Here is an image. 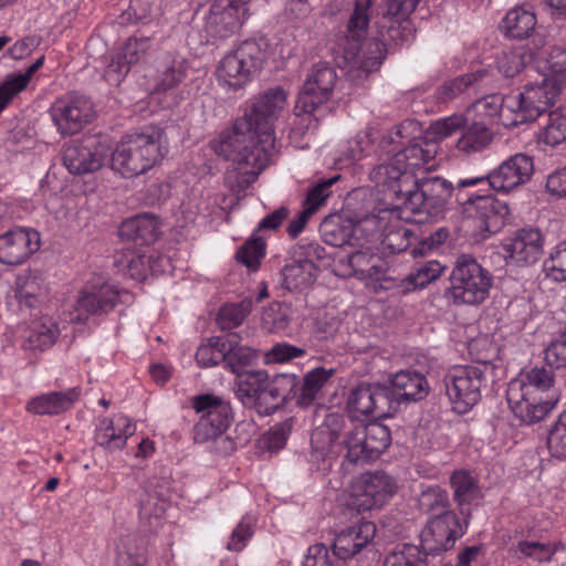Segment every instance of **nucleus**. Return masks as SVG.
<instances>
[{
	"instance_id": "20e7f679",
	"label": "nucleus",
	"mask_w": 566,
	"mask_h": 566,
	"mask_svg": "<svg viewBox=\"0 0 566 566\" xmlns=\"http://www.w3.org/2000/svg\"><path fill=\"white\" fill-rule=\"evenodd\" d=\"M167 151L165 130L157 125H147L127 134L114 150L111 147L108 161L113 170L130 178L153 168Z\"/></svg>"
},
{
	"instance_id": "ddd939ff",
	"label": "nucleus",
	"mask_w": 566,
	"mask_h": 566,
	"mask_svg": "<svg viewBox=\"0 0 566 566\" xmlns=\"http://www.w3.org/2000/svg\"><path fill=\"white\" fill-rule=\"evenodd\" d=\"M534 172L533 157L518 153L510 156L486 176L459 179V187L486 185L497 192H510L531 180Z\"/></svg>"
},
{
	"instance_id": "473e14b6",
	"label": "nucleus",
	"mask_w": 566,
	"mask_h": 566,
	"mask_svg": "<svg viewBox=\"0 0 566 566\" xmlns=\"http://www.w3.org/2000/svg\"><path fill=\"white\" fill-rule=\"evenodd\" d=\"M192 407L207 421L218 426L222 432L227 431L233 420L230 402L211 394L196 396Z\"/></svg>"
},
{
	"instance_id": "0eeeda50",
	"label": "nucleus",
	"mask_w": 566,
	"mask_h": 566,
	"mask_svg": "<svg viewBox=\"0 0 566 566\" xmlns=\"http://www.w3.org/2000/svg\"><path fill=\"white\" fill-rule=\"evenodd\" d=\"M459 181L453 184L440 176H428L412 180V186L398 192L397 207L412 214H438L460 189Z\"/></svg>"
},
{
	"instance_id": "f3484780",
	"label": "nucleus",
	"mask_w": 566,
	"mask_h": 566,
	"mask_svg": "<svg viewBox=\"0 0 566 566\" xmlns=\"http://www.w3.org/2000/svg\"><path fill=\"white\" fill-rule=\"evenodd\" d=\"M337 78L336 69L329 63L314 64L298 95L295 105L296 115H314L319 111L332 97Z\"/></svg>"
},
{
	"instance_id": "4c0bfd02",
	"label": "nucleus",
	"mask_w": 566,
	"mask_h": 566,
	"mask_svg": "<svg viewBox=\"0 0 566 566\" xmlns=\"http://www.w3.org/2000/svg\"><path fill=\"white\" fill-rule=\"evenodd\" d=\"M450 485L453 490V499L460 507V513L468 518L470 510L465 505H470L481 495L476 479L467 471H455L450 476Z\"/></svg>"
},
{
	"instance_id": "4468645a",
	"label": "nucleus",
	"mask_w": 566,
	"mask_h": 566,
	"mask_svg": "<svg viewBox=\"0 0 566 566\" xmlns=\"http://www.w3.org/2000/svg\"><path fill=\"white\" fill-rule=\"evenodd\" d=\"M111 155L107 137L87 135L63 148V164L73 175H85L101 169Z\"/></svg>"
},
{
	"instance_id": "37998d69",
	"label": "nucleus",
	"mask_w": 566,
	"mask_h": 566,
	"mask_svg": "<svg viewBox=\"0 0 566 566\" xmlns=\"http://www.w3.org/2000/svg\"><path fill=\"white\" fill-rule=\"evenodd\" d=\"M39 69L32 63L21 73H10L0 84V113L19 93L24 91Z\"/></svg>"
},
{
	"instance_id": "a211bd4d",
	"label": "nucleus",
	"mask_w": 566,
	"mask_h": 566,
	"mask_svg": "<svg viewBox=\"0 0 566 566\" xmlns=\"http://www.w3.org/2000/svg\"><path fill=\"white\" fill-rule=\"evenodd\" d=\"M397 483L382 470L360 474L354 484L349 506L358 513L384 506L396 493Z\"/></svg>"
},
{
	"instance_id": "c85d7f7f",
	"label": "nucleus",
	"mask_w": 566,
	"mask_h": 566,
	"mask_svg": "<svg viewBox=\"0 0 566 566\" xmlns=\"http://www.w3.org/2000/svg\"><path fill=\"white\" fill-rule=\"evenodd\" d=\"M80 395L77 387L43 394L30 399L27 410L39 416H56L71 409Z\"/></svg>"
},
{
	"instance_id": "1a4fd4ad",
	"label": "nucleus",
	"mask_w": 566,
	"mask_h": 566,
	"mask_svg": "<svg viewBox=\"0 0 566 566\" xmlns=\"http://www.w3.org/2000/svg\"><path fill=\"white\" fill-rule=\"evenodd\" d=\"M490 368L488 361H482L478 365L454 366L446 374V394L457 413L464 415L479 403L482 391L488 388L486 374Z\"/></svg>"
},
{
	"instance_id": "8fccbe9b",
	"label": "nucleus",
	"mask_w": 566,
	"mask_h": 566,
	"mask_svg": "<svg viewBox=\"0 0 566 566\" xmlns=\"http://www.w3.org/2000/svg\"><path fill=\"white\" fill-rule=\"evenodd\" d=\"M155 484L153 481H148L143 486L138 497L139 516L140 518H160L167 509V502L163 494L154 490Z\"/></svg>"
},
{
	"instance_id": "09e8293b",
	"label": "nucleus",
	"mask_w": 566,
	"mask_h": 566,
	"mask_svg": "<svg viewBox=\"0 0 566 566\" xmlns=\"http://www.w3.org/2000/svg\"><path fill=\"white\" fill-rule=\"evenodd\" d=\"M374 385L361 382L350 389L347 399V410L355 418L373 416V412H375V405H373Z\"/></svg>"
},
{
	"instance_id": "338daca9",
	"label": "nucleus",
	"mask_w": 566,
	"mask_h": 566,
	"mask_svg": "<svg viewBox=\"0 0 566 566\" xmlns=\"http://www.w3.org/2000/svg\"><path fill=\"white\" fill-rule=\"evenodd\" d=\"M544 353L549 367L566 369V331L555 334Z\"/></svg>"
},
{
	"instance_id": "bf43d9fd",
	"label": "nucleus",
	"mask_w": 566,
	"mask_h": 566,
	"mask_svg": "<svg viewBox=\"0 0 566 566\" xmlns=\"http://www.w3.org/2000/svg\"><path fill=\"white\" fill-rule=\"evenodd\" d=\"M375 412H373L374 418H387L391 417L400 407V401L391 385H374V401Z\"/></svg>"
},
{
	"instance_id": "4d7b16f0",
	"label": "nucleus",
	"mask_w": 566,
	"mask_h": 566,
	"mask_svg": "<svg viewBox=\"0 0 566 566\" xmlns=\"http://www.w3.org/2000/svg\"><path fill=\"white\" fill-rule=\"evenodd\" d=\"M223 434L224 432H222L218 426L207 421L202 416H200V419L193 427V441L196 443L220 440L223 443L221 452L229 454L234 451L235 443L229 437H223Z\"/></svg>"
},
{
	"instance_id": "9d476101",
	"label": "nucleus",
	"mask_w": 566,
	"mask_h": 566,
	"mask_svg": "<svg viewBox=\"0 0 566 566\" xmlns=\"http://www.w3.org/2000/svg\"><path fill=\"white\" fill-rule=\"evenodd\" d=\"M379 229L378 216L353 217L345 211L326 216L319 224V232L324 241L333 247L345 244L356 247L364 234H366V242H373L381 237Z\"/></svg>"
},
{
	"instance_id": "864d4df0",
	"label": "nucleus",
	"mask_w": 566,
	"mask_h": 566,
	"mask_svg": "<svg viewBox=\"0 0 566 566\" xmlns=\"http://www.w3.org/2000/svg\"><path fill=\"white\" fill-rule=\"evenodd\" d=\"M367 443L364 436L359 434L357 426H352L346 439L342 440V444L346 448L345 459L353 464H364L376 460L375 455L366 450Z\"/></svg>"
},
{
	"instance_id": "c756f323",
	"label": "nucleus",
	"mask_w": 566,
	"mask_h": 566,
	"mask_svg": "<svg viewBox=\"0 0 566 566\" xmlns=\"http://www.w3.org/2000/svg\"><path fill=\"white\" fill-rule=\"evenodd\" d=\"M136 426L124 415H118L112 420H104L95 434L98 446L109 450H120L127 439L135 433Z\"/></svg>"
},
{
	"instance_id": "423d86ee",
	"label": "nucleus",
	"mask_w": 566,
	"mask_h": 566,
	"mask_svg": "<svg viewBox=\"0 0 566 566\" xmlns=\"http://www.w3.org/2000/svg\"><path fill=\"white\" fill-rule=\"evenodd\" d=\"M560 94V87L544 78L542 83L527 84L517 94L494 95L495 103L501 102L502 118L506 126H518L536 120L546 113Z\"/></svg>"
},
{
	"instance_id": "cd10ccee",
	"label": "nucleus",
	"mask_w": 566,
	"mask_h": 566,
	"mask_svg": "<svg viewBox=\"0 0 566 566\" xmlns=\"http://www.w3.org/2000/svg\"><path fill=\"white\" fill-rule=\"evenodd\" d=\"M389 384L400 403L417 402L429 395V384L426 376L416 370H400L394 374Z\"/></svg>"
},
{
	"instance_id": "f8f14e48",
	"label": "nucleus",
	"mask_w": 566,
	"mask_h": 566,
	"mask_svg": "<svg viewBox=\"0 0 566 566\" xmlns=\"http://www.w3.org/2000/svg\"><path fill=\"white\" fill-rule=\"evenodd\" d=\"M376 532V524L364 520L342 530L334 538L333 555L356 566H374L379 558L374 543Z\"/></svg>"
},
{
	"instance_id": "bb28decb",
	"label": "nucleus",
	"mask_w": 566,
	"mask_h": 566,
	"mask_svg": "<svg viewBox=\"0 0 566 566\" xmlns=\"http://www.w3.org/2000/svg\"><path fill=\"white\" fill-rule=\"evenodd\" d=\"M118 301V293L111 285L87 284L81 291L76 301L78 318L82 315H101L114 308Z\"/></svg>"
},
{
	"instance_id": "13d9d810",
	"label": "nucleus",
	"mask_w": 566,
	"mask_h": 566,
	"mask_svg": "<svg viewBox=\"0 0 566 566\" xmlns=\"http://www.w3.org/2000/svg\"><path fill=\"white\" fill-rule=\"evenodd\" d=\"M543 271L554 282H566V238L551 249Z\"/></svg>"
},
{
	"instance_id": "58836bf2",
	"label": "nucleus",
	"mask_w": 566,
	"mask_h": 566,
	"mask_svg": "<svg viewBox=\"0 0 566 566\" xmlns=\"http://www.w3.org/2000/svg\"><path fill=\"white\" fill-rule=\"evenodd\" d=\"M388 159L376 165L370 174V179L378 186H387L392 189L398 199V190L403 189V185L408 181L410 176L401 167V164L394 161V154L387 155Z\"/></svg>"
},
{
	"instance_id": "2eb2a0df",
	"label": "nucleus",
	"mask_w": 566,
	"mask_h": 566,
	"mask_svg": "<svg viewBox=\"0 0 566 566\" xmlns=\"http://www.w3.org/2000/svg\"><path fill=\"white\" fill-rule=\"evenodd\" d=\"M455 201L463 207V212L480 221V228L489 233H497L506 224L511 210L507 202L492 195L464 192L458 190Z\"/></svg>"
},
{
	"instance_id": "f704fd0d",
	"label": "nucleus",
	"mask_w": 566,
	"mask_h": 566,
	"mask_svg": "<svg viewBox=\"0 0 566 566\" xmlns=\"http://www.w3.org/2000/svg\"><path fill=\"white\" fill-rule=\"evenodd\" d=\"M537 19L533 11L524 7L511 9L500 22L501 32L509 39L524 40L536 33Z\"/></svg>"
},
{
	"instance_id": "412c9836",
	"label": "nucleus",
	"mask_w": 566,
	"mask_h": 566,
	"mask_svg": "<svg viewBox=\"0 0 566 566\" xmlns=\"http://www.w3.org/2000/svg\"><path fill=\"white\" fill-rule=\"evenodd\" d=\"M40 249V233L33 228L14 227L0 234V263L20 265Z\"/></svg>"
},
{
	"instance_id": "69168bd1",
	"label": "nucleus",
	"mask_w": 566,
	"mask_h": 566,
	"mask_svg": "<svg viewBox=\"0 0 566 566\" xmlns=\"http://www.w3.org/2000/svg\"><path fill=\"white\" fill-rule=\"evenodd\" d=\"M547 448L553 457L566 459V410L548 431Z\"/></svg>"
},
{
	"instance_id": "f03ea898",
	"label": "nucleus",
	"mask_w": 566,
	"mask_h": 566,
	"mask_svg": "<svg viewBox=\"0 0 566 566\" xmlns=\"http://www.w3.org/2000/svg\"><path fill=\"white\" fill-rule=\"evenodd\" d=\"M373 0H355L352 15L347 22L346 34L342 44L344 59L349 64L353 77H367L376 72L386 59L389 44L399 45L412 36L408 18L391 17L382 11L375 21L377 38L367 40Z\"/></svg>"
},
{
	"instance_id": "c9c22d12",
	"label": "nucleus",
	"mask_w": 566,
	"mask_h": 566,
	"mask_svg": "<svg viewBox=\"0 0 566 566\" xmlns=\"http://www.w3.org/2000/svg\"><path fill=\"white\" fill-rule=\"evenodd\" d=\"M281 286L289 292H302L312 286L318 276V270L302 264L289 255L281 272Z\"/></svg>"
},
{
	"instance_id": "2f4dec72",
	"label": "nucleus",
	"mask_w": 566,
	"mask_h": 566,
	"mask_svg": "<svg viewBox=\"0 0 566 566\" xmlns=\"http://www.w3.org/2000/svg\"><path fill=\"white\" fill-rule=\"evenodd\" d=\"M188 73V62L186 59L166 54L158 63L156 75L154 76V91L168 92L176 88L184 82Z\"/></svg>"
},
{
	"instance_id": "79ce46f5",
	"label": "nucleus",
	"mask_w": 566,
	"mask_h": 566,
	"mask_svg": "<svg viewBox=\"0 0 566 566\" xmlns=\"http://www.w3.org/2000/svg\"><path fill=\"white\" fill-rule=\"evenodd\" d=\"M367 243L366 241L360 242L359 240L358 244H356L359 249L338 259V265L345 270L347 275L363 280V275L366 273L369 262L376 254L371 247L366 245Z\"/></svg>"
},
{
	"instance_id": "393cba45",
	"label": "nucleus",
	"mask_w": 566,
	"mask_h": 566,
	"mask_svg": "<svg viewBox=\"0 0 566 566\" xmlns=\"http://www.w3.org/2000/svg\"><path fill=\"white\" fill-rule=\"evenodd\" d=\"M506 399L514 416L524 424H533L544 420L555 407L558 398L547 396L542 399L516 391H506Z\"/></svg>"
},
{
	"instance_id": "7ed1b4c3",
	"label": "nucleus",
	"mask_w": 566,
	"mask_h": 566,
	"mask_svg": "<svg viewBox=\"0 0 566 566\" xmlns=\"http://www.w3.org/2000/svg\"><path fill=\"white\" fill-rule=\"evenodd\" d=\"M454 512L433 516L421 531L420 545L402 544L390 552L384 566H429V558L451 549L467 530Z\"/></svg>"
},
{
	"instance_id": "0e129e2a",
	"label": "nucleus",
	"mask_w": 566,
	"mask_h": 566,
	"mask_svg": "<svg viewBox=\"0 0 566 566\" xmlns=\"http://www.w3.org/2000/svg\"><path fill=\"white\" fill-rule=\"evenodd\" d=\"M294 423V418L289 417L285 420L272 426L261 439L262 447L269 451H279L286 444L287 438L291 434Z\"/></svg>"
},
{
	"instance_id": "5701e85b",
	"label": "nucleus",
	"mask_w": 566,
	"mask_h": 566,
	"mask_svg": "<svg viewBox=\"0 0 566 566\" xmlns=\"http://www.w3.org/2000/svg\"><path fill=\"white\" fill-rule=\"evenodd\" d=\"M268 371L259 369L245 375V379L239 380L235 391L238 398L248 408H253L260 416H269L275 412L283 405L270 396L264 386Z\"/></svg>"
},
{
	"instance_id": "b1692460",
	"label": "nucleus",
	"mask_w": 566,
	"mask_h": 566,
	"mask_svg": "<svg viewBox=\"0 0 566 566\" xmlns=\"http://www.w3.org/2000/svg\"><path fill=\"white\" fill-rule=\"evenodd\" d=\"M554 384L552 367H533L530 370H523L516 378L512 379L506 391H516L521 395H527V397L534 396L545 399L547 396L557 397Z\"/></svg>"
},
{
	"instance_id": "a878e982",
	"label": "nucleus",
	"mask_w": 566,
	"mask_h": 566,
	"mask_svg": "<svg viewBox=\"0 0 566 566\" xmlns=\"http://www.w3.org/2000/svg\"><path fill=\"white\" fill-rule=\"evenodd\" d=\"M160 234L159 218L154 213H139L122 222L118 235L134 247L150 245Z\"/></svg>"
},
{
	"instance_id": "7c9ffc66",
	"label": "nucleus",
	"mask_w": 566,
	"mask_h": 566,
	"mask_svg": "<svg viewBox=\"0 0 566 566\" xmlns=\"http://www.w3.org/2000/svg\"><path fill=\"white\" fill-rule=\"evenodd\" d=\"M334 368L315 367L308 370L302 380L298 379V391L296 395V406L308 408L317 402L323 396V388L334 376Z\"/></svg>"
},
{
	"instance_id": "aec40b11",
	"label": "nucleus",
	"mask_w": 566,
	"mask_h": 566,
	"mask_svg": "<svg viewBox=\"0 0 566 566\" xmlns=\"http://www.w3.org/2000/svg\"><path fill=\"white\" fill-rule=\"evenodd\" d=\"M250 0H214L206 19L213 38H229L240 30L249 12Z\"/></svg>"
},
{
	"instance_id": "c03bdc74",
	"label": "nucleus",
	"mask_w": 566,
	"mask_h": 566,
	"mask_svg": "<svg viewBox=\"0 0 566 566\" xmlns=\"http://www.w3.org/2000/svg\"><path fill=\"white\" fill-rule=\"evenodd\" d=\"M39 69L32 63L21 73H10L0 84V113L19 93L24 91Z\"/></svg>"
},
{
	"instance_id": "6e6d98bb",
	"label": "nucleus",
	"mask_w": 566,
	"mask_h": 566,
	"mask_svg": "<svg viewBox=\"0 0 566 566\" xmlns=\"http://www.w3.org/2000/svg\"><path fill=\"white\" fill-rule=\"evenodd\" d=\"M226 346L227 335L210 337L208 343L200 345L196 352L198 365L208 368L224 363Z\"/></svg>"
},
{
	"instance_id": "5fc2aeb1",
	"label": "nucleus",
	"mask_w": 566,
	"mask_h": 566,
	"mask_svg": "<svg viewBox=\"0 0 566 566\" xmlns=\"http://www.w3.org/2000/svg\"><path fill=\"white\" fill-rule=\"evenodd\" d=\"M293 259L297 260L302 264L310 265L313 270H318L317 262L324 261L328 258L326 249L321 245L317 241H310L303 239L293 245L289 252Z\"/></svg>"
},
{
	"instance_id": "a19ab883",
	"label": "nucleus",
	"mask_w": 566,
	"mask_h": 566,
	"mask_svg": "<svg viewBox=\"0 0 566 566\" xmlns=\"http://www.w3.org/2000/svg\"><path fill=\"white\" fill-rule=\"evenodd\" d=\"M264 386L270 396L281 401L283 406L290 401L296 403L298 377L295 374H276L271 379L268 376Z\"/></svg>"
},
{
	"instance_id": "774afa93",
	"label": "nucleus",
	"mask_w": 566,
	"mask_h": 566,
	"mask_svg": "<svg viewBox=\"0 0 566 566\" xmlns=\"http://www.w3.org/2000/svg\"><path fill=\"white\" fill-rule=\"evenodd\" d=\"M552 77L548 78L560 88L566 85V46H553L547 56Z\"/></svg>"
},
{
	"instance_id": "3c124183",
	"label": "nucleus",
	"mask_w": 566,
	"mask_h": 566,
	"mask_svg": "<svg viewBox=\"0 0 566 566\" xmlns=\"http://www.w3.org/2000/svg\"><path fill=\"white\" fill-rule=\"evenodd\" d=\"M419 507L422 512L437 516L449 510L450 501L448 492L439 485H431L422 490L418 497Z\"/></svg>"
},
{
	"instance_id": "f257e3e1",
	"label": "nucleus",
	"mask_w": 566,
	"mask_h": 566,
	"mask_svg": "<svg viewBox=\"0 0 566 566\" xmlns=\"http://www.w3.org/2000/svg\"><path fill=\"white\" fill-rule=\"evenodd\" d=\"M285 103L282 87L270 88L253 98L243 116L220 135L214 150L232 163L224 179L233 193L243 192L268 166L274 149V123Z\"/></svg>"
},
{
	"instance_id": "a18cd8bd",
	"label": "nucleus",
	"mask_w": 566,
	"mask_h": 566,
	"mask_svg": "<svg viewBox=\"0 0 566 566\" xmlns=\"http://www.w3.org/2000/svg\"><path fill=\"white\" fill-rule=\"evenodd\" d=\"M444 269L437 260L418 263L416 269L402 281L403 292L426 287L431 282L438 280Z\"/></svg>"
},
{
	"instance_id": "49530a36",
	"label": "nucleus",
	"mask_w": 566,
	"mask_h": 566,
	"mask_svg": "<svg viewBox=\"0 0 566 566\" xmlns=\"http://www.w3.org/2000/svg\"><path fill=\"white\" fill-rule=\"evenodd\" d=\"M359 434H363L367 440L366 450L376 459L382 454L390 446L391 436L389 428L379 422H371L368 424H357Z\"/></svg>"
},
{
	"instance_id": "6e6552de",
	"label": "nucleus",
	"mask_w": 566,
	"mask_h": 566,
	"mask_svg": "<svg viewBox=\"0 0 566 566\" xmlns=\"http://www.w3.org/2000/svg\"><path fill=\"white\" fill-rule=\"evenodd\" d=\"M416 126L417 123L415 120H405L396 125L391 132L381 137L375 150L379 153V159L382 154H394V161L401 164L407 176L413 169L429 163L436 154L434 144L427 143L421 138H410L411 130Z\"/></svg>"
},
{
	"instance_id": "603ef678",
	"label": "nucleus",
	"mask_w": 566,
	"mask_h": 566,
	"mask_svg": "<svg viewBox=\"0 0 566 566\" xmlns=\"http://www.w3.org/2000/svg\"><path fill=\"white\" fill-rule=\"evenodd\" d=\"M294 318V308L286 302H273L262 314V322L271 332L287 329Z\"/></svg>"
},
{
	"instance_id": "6ab92c4d",
	"label": "nucleus",
	"mask_w": 566,
	"mask_h": 566,
	"mask_svg": "<svg viewBox=\"0 0 566 566\" xmlns=\"http://www.w3.org/2000/svg\"><path fill=\"white\" fill-rule=\"evenodd\" d=\"M50 113L62 135H73L91 122L93 104L83 95L67 94L53 103Z\"/></svg>"
},
{
	"instance_id": "72a5a7b5",
	"label": "nucleus",
	"mask_w": 566,
	"mask_h": 566,
	"mask_svg": "<svg viewBox=\"0 0 566 566\" xmlns=\"http://www.w3.org/2000/svg\"><path fill=\"white\" fill-rule=\"evenodd\" d=\"M258 358L259 354L256 350L240 345L237 333L227 334L224 365L235 374L240 380L245 379L247 374L256 370L249 369V367H251Z\"/></svg>"
},
{
	"instance_id": "680f3d73",
	"label": "nucleus",
	"mask_w": 566,
	"mask_h": 566,
	"mask_svg": "<svg viewBox=\"0 0 566 566\" xmlns=\"http://www.w3.org/2000/svg\"><path fill=\"white\" fill-rule=\"evenodd\" d=\"M266 242L261 237L253 235L247 240L237 251V260L249 270L256 271L261 260L265 255Z\"/></svg>"
},
{
	"instance_id": "39448f33",
	"label": "nucleus",
	"mask_w": 566,
	"mask_h": 566,
	"mask_svg": "<svg viewBox=\"0 0 566 566\" xmlns=\"http://www.w3.org/2000/svg\"><path fill=\"white\" fill-rule=\"evenodd\" d=\"M494 276L468 253L455 258L444 297L455 306H479L490 296Z\"/></svg>"
},
{
	"instance_id": "e433bc0d",
	"label": "nucleus",
	"mask_w": 566,
	"mask_h": 566,
	"mask_svg": "<svg viewBox=\"0 0 566 566\" xmlns=\"http://www.w3.org/2000/svg\"><path fill=\"white\" fill-rule=\"evenodd\" d=\"M46 296L48 286L39 273L29 272L18 277L15 297L21 307L36 308Z\"/></svg>"
},
{
	"instance_id": "e2e57ef3",
	"label": "nucleus",
	"mask_w": 566,
	"mask_h": 566,
	"mask_svg": "<svg viewBox=\"0 0 566 566\" xmlns=\"http://www.w3.org/2000/svg\"><path fill=\"white\" fill-rule=\"evenodd\" d=\"M484 75L485 71L481 70L473 73H467L444 82L439 88V98L444 102L457 97L459 94L463 93L470 86H472L475 82L482 80Z\"/></svg>"
},
{
	"instance_id": "9b49d317",
	"label": "nucleus",
	"mask_w": 566,
	"mask_h": 566,
	"mask_svg": "<svg viewBox=\"0 0 566 566\" xmlns=\"http://www.w3.org/2000/svg\"><path fill=\"white\" fill-rule=\"evenodd\" d=\"M265 48L263 39L243 41L220 61L218 78L234 90L243 87L262 69L266 59Z\"/></svg>"
},
{
	"instance_id": "ea45409f",
	"label": "nucleus",
	"mask_w": 566,
	"mask_h": 566,
	"mask_svg": "<svg viewBox=\"0 0 566 566\" xmlns=\"http://www.w3.org/2000/svg\"><path fill=\"white\" fill-rule=\"evenodd\" d=\"M457 148L464 153L480 151L489 146L493 139L492 132L483 123L474 122L464 126Z\"/></svg>"
},
{
	"instance_id": "4be33fe9",
	"label": "nucleus",
	"mask_w": 566,
	"mask_h": 566,
	"mask_svg": "<svg viewBox=\"0 0 566 566\" xmlns=\"http://www.w3.org/2000/svg\"><path fill=\"white\" fill-rule=\"evenodd\" d=\"M545 235L539 228L526 226L515 230L503 243L509 258L517 265L536 263L544 254Z\"/></svg>"
},
{
	"instance_id": "dca6fc26",
	"label": "nucleus",
	"mask_w": 566,
	"mask_h": 566,
	"mask_svg": "<svg viewBox=\"0 0 566 566\" xmlns=\"http://www.w3.org/2000/svg\"><path fill=\"white\" fill-rule=\"evenodd\" d=\"M357 424L338 412L326 415L323 424L311 434L310 462L316 465V470L324 472L331 468L333 444L340 438L346 439L349 428Z\"/></svg>"
},
{
	"instance_id": "de8ad7c7",
	"label": "nucleus",
	"mask_w": 566,
	"mask_h": 566,
	"mask_svg": "<svg viewBox=\"0 0 566 566\" xmlns=\"http://www.w3.org/2000/svg\"><path fill=\"white\" fill-rule=\"evenodd\" d=\"M59 336V327L51 318H44L33 322L29 336L27 337V347L30 349L45 350L50 348Z\"/></svg>"
},
{
	"instance_id": "052dcab7",
	"label": "nucleus",
	"mask_w": 566,
	"mask_h": 566,
	"mask_svg": "<svg viewBox=\"0 0 566 566\" xmlns=\"http://www.w3.org/2000/svg\"><path fill=\"white\" fill-rule=\"evenodd\" d=\"M542 142L549 146H557L566 142V113L559 109L551 111L541 134Z\"/></svg>"
}]
</instances>
